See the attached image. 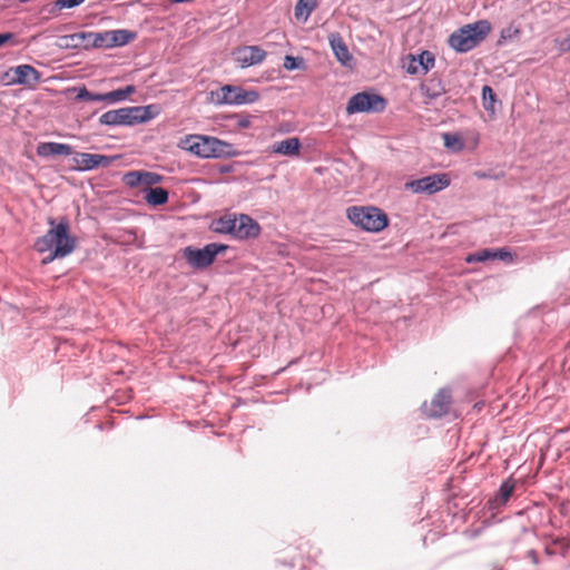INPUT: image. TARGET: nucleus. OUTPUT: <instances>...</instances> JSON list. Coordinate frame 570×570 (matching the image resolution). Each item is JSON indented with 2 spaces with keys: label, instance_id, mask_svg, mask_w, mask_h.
<instances>
[{
  "label": "nucleus",
  "instance_id": "31",
  "mask_svg": "<svg viewBox=\"0 0 570 570\" xmlns=\"http://www.w3.org/2000/svg\"><path fill=\"white\" fill-rule=\"evenodd\" d=\"M492 259H500L507 263H512L513 254L505 248L492 249Z\"/></svg>",
  "mask_w": 570,
  "mask_h": 570
},
{
  "label": "nucleus",
  "instance_id": "14",
  "mask_svg": "<svg viewBox=\"0 0 570 570\" xmlns=\"http://www.w3.org/2000/svg\"><path fill=\"white\" fill-rule=\"evenodd\" d=\"M9 72L13 75L10 83L31 87L38 83L41 79V73L30 65L12 67Z\"/></svg>",
  "mask_w": 570,
  "mask_h": 570
},
{
  "label": "nucleus",
  "instance_id": "2",
  "mask_svg": "<svg viewBox=\"0 0 570 570\" xmlns=\"http://www.w3.org/2000/svg\"><path fill=\"white\" fill-rule=\"evenodd\" d=\"M180 147L200 158H228L238 155L234 145L212 136H186Z\"/></svg>",
  "mask_w": 570,
  "mask_h": 570
},
{
  "label": "nucleus",
  "instance_id": "35",
  "mask_svg": "<svg viewBox=\"0 0 570 570\" xmlns=\"http://www.w3.org/2000/svg\"><path fill=\"white\" fill-rule=\"evenodd\" d=\"M108 97H109V104L125 101L121 88L109 91Z\"/></svg>",
  "mask_w": 570,
  "mask_h": 570
},
{
  "label": "nucleus",
  "instance_id": "27",
  "mask_svg": "<svg viewBox=\"0 0 570 570\" xmlns=\"http://www.w3.org/2000/svg\"><path fill=\"white\" fill-rule=\"evenodd\" d=\"M142 170H131L124 175L122 181L128 187H137L141 185Z\"/></svg>",
  "mask_w": 570,
  "mask_h": 570
},
{
  "label": "nucleus",
  "instance_id": "39",
  "mask_svg": "<svg viewBox=\"0 0 570 570\" xmlns=\"http://www.w3.org/2000/svg\"><path fill=\"white\" fill-rule=\"evenodd\" d=\"M563 51H570V35H568L560 43Z\"/></svg>",
  "mask_w": 570,
  "mask_h": 570
},
{
  "label": "nucleus",
  "instance_id": "23",
  "mask_svg": "<svg viewBox=\"0 0 570 570\" xmlns=\"http://www.w3.org/2000/svg\"><path fill=\"white\" fill-rule=\"evenodd\" d=\"M109 48L122 47L136 38V33L127 29H117L108 31Z\"/></svg>",
  "mask_w": 570,
  "mask_h": 570
},
{
  "label": "nucleus",
  "instance_id": "7",
  "mask_svg": "<svg viewBox=\"0 0 570 570\" xmlns=\"http://www.w3.org/2000/svg\"><path fill=\"white\" fill-rule=\"evenodd\" d=\"M386 107V100L383 96L371 92V91H362L353 95L346 105V114H376L381 112Z\"/></svg>",
  "mask_w": 570,
  "mask_h": 570
},
{
  "label": "nucleus",
  "instance_id": "32",
  "mask_svg": "<svg viewBox=\"0 0 570 570\" xmlns=\"http://www.w3.org/2000/svg\"><path fill=\"white\" fill-rule=\"evenodd\" d=\"M232 119L236 121L237 127L239 128H248L252 125V116L244 114H234L230 116Z\"/></svg>",
  "mask_w": 570,
  "mask_h": 570
},
{
  "label": "nucleus",
  "instance_id": "26",
  "mask_svg": "<svg viewBox=\"0 0 570 570\" xmlns=\"http://www.w3.org/2000/svg\"><path fill=\"white\" fill-rule=\"evenodd\" d=\"M483 107L487 111H494V104L497 96L490 86H483L482 88Z\"/></svg>",
  "mask_w": 570,
  "mask_h": 570
},
{
  "label": "nucleus",
  "instance_id": "9",
  "mask_svg": "<svg viewBox=\"0 0 570 570\" xmlns=\"http://www.w3.org/2000/svg\"><path fill=\"white\" fill-rule=\"evenodd\" d=\"M450 184L451 179L446 173H438L405 183V189L414 194L434 195L448 188Z\"/></svg>",
  "mask_w": 570,
  "mask_h": 570
},
{
  "label": "nucleus",
  "instance_id": "20",
  "mask_svg": "<svg viewBox=\"0 0 570 570\" xmlns=\"http://www.w3.org/2000/svg\"><path fill=\"white\" fill-rule=\"evenodd\" d=\"M421 90L430 99H436L445 94V87L440 77L432 75L421 85Z\"/></svg>",
  "mask_w": 570,
  "mask_h": 570
},
{
  "label": "nucleus",
  "instance_id": "5",
  "mask_svg": "<svg viewBox=\"0 0 570 570\" xmlns=\"http://www.w3.org/2000/svg\"><path fill=\"white\" fill-rule=\"evenodd\" d=\"M491 30V24L487 20H480L473 24H468L449 37V45L458 52H468L475 48Z\"/></svg>",
  "mask_w": 570,
  "mask_h": 570
},
{
  "label": "nucleus",
  "instance_id": "10",
  "mask_svg": "<svg viewBox=\"0 0 570 570\" xmlns=\"http://www.w3.org/2000/svg\"><path fill=\"white\" fill-rule=\"evenodd\" d=\"M108 31L77 32L61 38L66 48H109Z\"/></svg>",
  "mask_w": 570,
  "mask_h": 570
},
{
  "label": "nucleus",
  "instance_id": "21",
  "mask_svg": "<svg viewBox=\"0 0 570 570\" xmlns=\"http://www.w3.org/2000/svg\"><path fill=\"white\" fill-rule=\"evenodd\" d=\"M514 488L515 483L511 479H508L504 482H502L494 498L490 500L492 508H500L505 505V503L512 495Z\"/></svg>",
  "mask_w": 570,
  "mask_h": 570
},
{
  "label": "nucleus",
  "instance_id": "28",
  "mask_svg": "<svg viewBox=\"0 0 570 570\" xmlns=\"http://www.w3.org/2000/svg\"><path fill=\"white\" fill-rule=\"evenodd\" d=\"M283 67L286 70H297L303 69L305 67L304 59L301 57L285 56Z\"/></svg>",
  "mask_w": 570,
  "mask_h": 570
},
{
  "label": "nucleus",
  "instance_id": "38",
  "mask_svg": "<svg viewBox=\"0 0 570 570\" xmlns=\"http://www.w3.org/2000/svg\"><path fill=\"white\" fill-rule=\"evenodd\" d=\"M121 90H122L124 98L126 100L131 94L136 92V87L132 85H129V86L121 88Z\"/></svg>",
  "mask_w": 570,
  "mask_h": 570
},
{
  "label": "nucleus",
  "instance_id": "13",
  "mask_svg": "<svg viewBox=\"0 0 570 570\" xmlns=\"http://www.w3.org/2000/svg\"><path fill=\"white\" fill-rule=\"evenodd\" d=\"M435 63V57L431 51L424 50L419 55H410L406 72L410 75H426Z\"/></svg>",
  "mask_w": 570,
  "mask_h": 570
},
{
  "label": "nucleus",
  "instance_id": "18",
  "mask_svg": "<svg viewBox=\"0 0 570 570\" xmlns=\"http://www.w3.org/2000/svg\"><path fill=\"white\" fill-rule=\"evenodd\" d=\"M330 45L336 59L343 66H350L353 60V57L350 53L348 48L344 42L343 38L338 33H332L330 36Z\"/></svg>",
  "mask_w": 570,
  "mask_h": 570
},
{
  "label": "nucleus",
  "instance_id": "11",
  "mask_svg": "<svg viewBox=\"0 0 570 570\" xmlns=\"http://www.w3.org/2000/svg\"><path fill=\"white\" fill-rule=\"evenodd\" d=\"M259 224L249 215L240 214L235 215V227L233 228L232 237L237 240H247L257 238L261 234Z\"/></svg>",
  "mask_w": 570,
  "mask_h": 570
},
{
  "label": "nucleus",
  "instance_id": "24",
  "mask_svg": "<svg viewBox=\"0 0 570 570\" xmlns=\"http://www.w3.org/2000/svg\"><path fill=\"white\" fill-rule=\"evenodd\" d=\"M235 227V215L227 214L214 220L212 228L218 234H228L232 236L233 228Z\"/></svg>",
  "mask_w": 570,
  "mask_h": 570
},
{
  "label": "nucleus",
  "instance_id": "40",
  "mask_svg": "<svg viewBox=\"0 0 570 570\" xmlns=\"http://www.w3.org/2000/svg\"><path fill=\"white\" fill-rule=\"evenodd\" d=\"M12 33H0V47L3 46L7 41H9L12 38Z\"/></svg>",
  "mask_w": 570,
  "mask_h": 570
},
{
  "label": "nucleus",
  "instance_id": "34",
  "mask_svg": "<svg viewBox=\"0 0 570 570\" xmlns=\"http://www.w3.org/2000/svg\"><path fill=\"white\" fill-rule=\"evenodd\" d=\"M72 90L77 92L76 100H78V101H82V100L92 101V92H90L85 86H81V87H78V88H73Z\"/></svg>",
  "mask_w": 570,
  "mask_h": 570
},
{
  "label": "nucleus",
  "instance_id": "1",
  "mask_svg": "<svg viewBox=\"0 0 570 570\" xmlns=\"http://www.w3.org/2000/svg\"><path fill=\"white\" fill-rule=\"evenodd\" d=\"M49 225L51 228L35 243V248L39 253L50 252L49 256L43 258V264L68 256L76 247V238L69 234V222L67 218H61L58 224L50 218Z\"/></svg>",
  "mask_w": 570,
  "mask_h": 570
},
{
  "label": "nucleus",
  "instance_id": "19",
  "mask_svg": "<svg viewBox=\"0 0 570 570\" xmlns=\"http://www.w3.org/2000/svg\"><path fill=\"white\" fill-rule=\"evenodd\" d=\"M301 140L297 137L286 138L272 145V151L283 156H297L301 149Z\"/></svg>",
  "mask_w": 570,
  "mask_h": 570
},
{
  "label": "nucleus",
  "instance_id": "12",
  "mask_svg": "<svg viewBox=\"0 0 570 570\" xmlns=\"http://www.w3.org/2000/svg\"><path fill=\"white\" fill-rule=\"evenodd\" d=\"M114 159L115 157L111 156L89 153H76L72 158L75 169L78 171H89L99 167H108L114 163Z\"/></svg>",
  "mask_w": 570,
  "mask_h": 570
},
{
  "label": "nucleus",
  "instance_id": "6",
  "mask_svg": "<svg viewBox=\"0 0 570 570\" xmlns=\"http://www.w3.org/2000/svg\"><path fill=\"white\" fill-rule=\"evenodd\" d=\"M227 248V245L218 243H209L203 248L187 246L184 248V257L191 267L204 269L210 266L217 255L224 253Z\"/></svg>",
  "mask_w": 570,
  "mask_h": 570
},
{
  "label": "nucleus",
  "instance_id": "17",
  "mask_svg": "<svg viewBox=\"0 0 570 570\" xmlns=\"http://www.w3.org/2000/svg\"><path fill=\"white\" fill-rule=\"evenodd\" d=\"M72 154V147L68 144L62 142H40L37 146V155L40 157H51V156H69Z\"/></svg>",
  "mask_w": 570,
  "mask_h": 570
},
{
  "label": "nucleus",
  "instance_id": "36",
  "mask_svg": "<svg viewBox=\"0 0 570 570\" xmlns=\"http://www.w3.org/2000/svg\"><path fill=\"white\" fill-rule=\"evenodd\" d=\"M443 138H444V145L448 147V148H455L454 146L458 145L459 148L461 147V144L458 139V137H455L454 135H451V134H444L443 135Z\"/></svg>",
  "mask_w": 570,
  "mask_h": 570
},
{
  "label": "nucleus",
  "instance_id": "15",
  "mask_svg": "<svg viewBox=\"0 0 570 570\" xmlns=\"http://www.w3.org/2000/svg\"><path fill=\"white\" fill-rule=\"evenodd\" d=\"M452 401L451 390L443 387L434 395L431 401L430 410L428 415L433 419H439L449 412V407Z\"/></svg>",
  "mask_w": 570,
  "mask_h": 570
},
{
  "label": "nucleus",
  "instance_id": "25",
  "mask_svg": "<svg viewBox=\"0 0 570 570\" xmlns=\"http://www.w3.org/2000/svg\"><path fill=\"white\" fill-rule=\"evenodd\" d=\"M316 7L315 0H298L295 6V17L305 21Z\"/></svg>",
  "mask_w": 570,
  "mask_h": 570
},
{
  "label": "nucleus",
  "instance_id": "3",
  "mask_svg": "<svg viewBox=\"0 0 570 570\" xmlns=\"http://www.w3.org/2000/svg\"><path fill=\"white\" fill-rule=\"evenodd\" d=\"M158 115V108L155 105L122 107L119 109L108 110L99 117V125L116 127H132L145 124L154 119Z\"/></svg>",
  "mask_w": 570,
  "mask_h": 570
},
{
  "label": "nucleus",
  "instance_id": "16",
  "mask_svg": "<svg viewBox=\"0 0 570 570\" xmlns=\"http://www.w3.org/2000/svg\"><path fill=\"white\" fill-rule=\"evenodd\" d=\"M265 57L266 52L261 47L248 46L238 51L237 60L243 67H249L263 62Z\"/></svg>",
  "mask_w": 570,
  "mask_h": 570
},
{
  "label": "nucleus",
  "instance_id": "33",
  "mask_svg": "<svg viewBox=\"0 0 570 570\" xmlns=\"http://www.w3.org/2000/svg\"><path fill=\"white\" fill-rule=\"evenodd\" d=\"M83 2H85V0H56L55 7L58 8L59 10L71 9V8H75Z\"/></svg>",
  "mask_w": 570,
  "mask_h": 570
},
{
  "label": "nucleus",
  "instance_id": "37",
  "mask_svg": "<svg viewBox=\"0 0 570 570\" xmlns=\"http://www.w3.org/2000/svg\"><path fill=\"white\" fill-rule=\"evenodd\" d=\"M92 101L109 104L108 92H105V94H94L92 92Z\"/></svg>",
  "mask_w": 570,
  "mask_h": 570
},
{
  "label": "nucleus",
  "instance_id": "29",
  "mask_svg": "<svg viewBox=\"0 0 570 570\" xmlns=\"http://www.w3.org/2000/svg\"><path fill=\"white\" fill-rule=\"evenodd\" d=\"M164 177L157 173L142 170L141 185H145L146 187H153L154 185L161 183Z\"/></svg>",
  "mask_w": 570,
  "mask_h": 570
},
{
  "label": "nucleus",
  "instance_id": "8",
  "mask_svg": "<svg viewBox=\"0 0 570 570\" xmlns=\"http://www.w3.org/2000/svg\"><path fill=\"white\" fill-rule=\"evenodd\" d=\"M217 105H249L259 99L258 91L252 89L246 90L239 86L225 85L216 92Z\"/></svg>",
  "mask_w": 570,
  "mask_h": 570
},
{
  "label": "nucleus",
  "instance_id": "4",
  "mask_svg": "<svg viewBox=\"0 0 570 570\" xmlns=\"http://www.w3.org/2000/svg\"><path fill=\"white\" fill-rule=\"evenodd\" d=\"M346 217L354 226L368 233H379L389 225L387 215L374 206H351L346 209Z\"/></svg>",
  "mask_w": 570,
  "mask_h": 570
},
{
  "label": "nucleus",
  "instance_id": "22",
  "mask_svg": "<svg viewBox=\"0 0 570 570\" xmlns=\"http://www.w3.org/2000/svg\"><path fill=\"white\" fill-rule=\"evenodd\" d=\"M144 199L150 206H163L168 202V190L163 187H146Z\"/></svg>",
  "mask_w": 570,
  "mask_h": 570
},
{
  "label": "nucleus",
  "instance_id": "30",
  "mask_svg": "<svg viewBox=\"0 0 570 570\" xmlns=\"http://www.w3.org/2000/svg\"><path fill=\"white\" fill-rule=\"evenodd\" d=\"M488 259H492V249H482L466 257L468 263L485 262Z\"/></svg>",
  "mask_w": 570,
  "mask_h": 570
},
{
  "label": "nucleus",
  "instance_id": "41",
  "mask_svg": "<svg viewBox=\"0 0 570 570\" xmlns=\"http://www.w3.org/2000/svg\"><path fill=\"white\" fill-rule=\"evenodd\" d=\"M20 2H28L29 0H19Z\"/></svg>",
  "mask_w": 570,
  "mask_h": 570
}]
</instances>
